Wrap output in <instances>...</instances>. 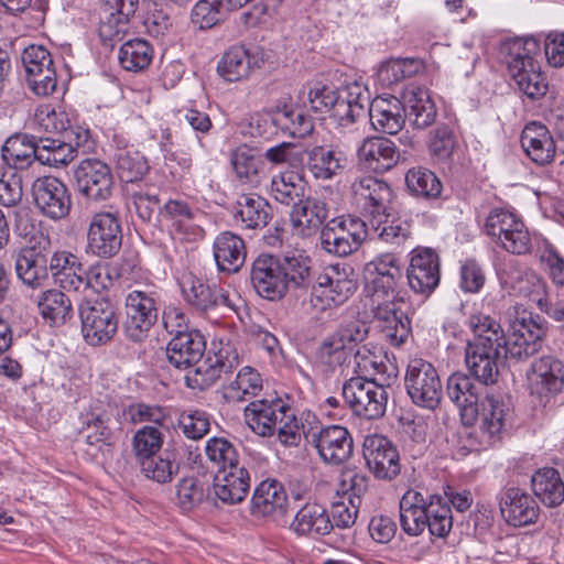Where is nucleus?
I'll use <instances>...</instances> for the list:
<instances>
[{
    "instance_id": "f257e3e1",
    "label": "nucleus",
    "mask_w": 564,
    "mask_h": 564,
    "mask_svg": "<svg viewBox=\"0 0 564 564\" xmlns=\"http://www.w3.org/2000/svg\"><path fill=\"white\" fill-rule=\"evenodd\" d=\"M507 315L508 339L500 324L489 315L476 313L468 319L475 338L466 347L465 362L470 373L484 384L496 382L501 359H527L542 349L547 332L544 319L519 304L509 307Z\"/></svg>"
},
{
    "instance_id": "f03ea898",
    "label": "nucleus",
    "mask_w": 564,
    "mask_h": 564,
    "mask_svg": "<svg viewBox=\"0 0 564 564\" xmlns=\"http://www.w3.org/2000/svg\"><path fill=\"white\" fill-rule=\"evenodd\" d=\"M367 270L373 274L366 286L373 322L390 345L401 346L410 335V322L401 310L400 260L392 253H383L369 262Z\"/></svg>"
},
{
    "instance_id": "7ed1b4c3",
    "label": "nucleus",
    "mask_w": 564,
    "mask_h": 564,
    "mask_svg": "<svg viewBox=\"0 0 564 564\" xmlns=\"http://www.w3.org/2000/svg\"><path fill=\"white\" fill-rule=\"evenodd\" d=\"M248 426L260 436L276 435L283 445H295L300 441L294 411L281 399L258 400L245 408Z\"/></svg>"
},
{
    "instance_id": "20e7f679",
    "label": "nucleus",
    "mask_w": 564,
    "mask_h": 564,
    "mask_svg": "<svg viewBox=\"0 0 564 564\" xmlns=\"http://www.w3.org/2000/svg\"><path fill=\"white\" fill-rule=\"evenodd\" d=\"M505 50L508 70L519 89L532 100L544 96L547 84L536 61L539 41L533 36L517 37L506 42Z\"/></svg>"
},
{
    "instance_id": "39448f33",
    "label": "nucleus",
    "mask_w": 564,
    "mask_h": 564,
    "mask_svg": "<svg viewBox=\"0 0 564 564\" xmlns=\"http://www.w3.org/2000/svg\"><path fill=\"white\" fill-rule=\"evenodd\" d=\"M358 288L354 270L345 264L326 267L316 278L311 291V305L318 312L344 305Z\"/></svg>"
},
{
    "instance_id": "423d86ee",
    "label": "nucleus",
    "mask_w": 564,
    "mask_h": 564,
    "mask_svg": "<svg viewBox=\"0 0 564 564\" xmlns=\"http://www.w3.org/2000/svg\"><path fill=\"white\" fill-rule=\"evenodd\" d=\"M486 235L503 250L513 254H525L531 250V235L522 218L506 208H494L486 217Z\"/></svg>"
},
{
    "instance_id": "0eeeda50",
    "label": "nucleus",
    "mask_w": 564,
    "mask_h": 564,
    "mask_svg": "<svg viewBox=\"0 0 564 564\" xmlns=\"http://www.w3.org/2000/svg\"><path fill=\"white\" fill-rule=\"evenodd\" d=\"M391 384H381L365 380L364 377L350 378L343 387V397L351 411L368 420H376L386 413L388 392Z\"/></svg>"
},
{
    "instance_id": "6e6552de",
    "label": "nucleus",
    "mask_w": 564,
    "mask_h": 564,
    "mask_svg": "<svg viewBox=\"0 0 564 564\" xmlns=\"http://www.w3.org/2000/svg\"><path fill=\"white\" fill-rule=\"evenodd\" d=\"M525 379L530 395L546 405L563 390L564 362L555 356H541L531 362Z\"/></svg>"
},
{
    "instance_id": "1a4fd4ad",
    "label": "nucleus",
    "mask_w": 564,
    "mask_h": 564,
    "mask_svg": "<svg viewBox=\"0 0 564 564\" xmlns=\"http://www.w3.org/2000/svg\"><path fill=\"white\" fill-rule=\"evenodd\" d=\"M405 388L413 403L435 409L443 395V386L435 367L422 359H411L405 372Z\"/></svg>"
},
{
    "instance_id": "9d476101",
    "label": "nucleus",
    "mask_w": 564,
    "mask_h": 564,
    "mask_svg": "<svg viewBox=\"0 0 564 564\" xmlns=\"http://www.w3.org/2000/svg\"><path fill=\"white\" fill-rule=\"evenodd\" d=\"M82 334L91 346L108 343L117 333L118 316L107 300H87L79 306Z\"/></svg>"
},
{
    "instance_id": "9b49d317",
    "label": "nucleus",
    "mask_w": 564,
    "mask_h": 564,
    "mask_svg": "<svg viewBox=\"0 0 564 564\" xmlns=\"http://www.w3.org/2000/svg\"><path fill=\"white\" fill-rule=\"evenodd\" d=\"M240 364V357L237 348L230 344H220V347L213 355H208L204 360L193 364L186 368V384L192 389L204 390L213 386L223 373L230 372Z\"/></svg>"
},
{
    "instance_id": "f8f14e48",
    "label": "nucleus",
    "mask_w": 564,
    "mask_h": 564,
    "mask_svg": "<svg viewBox=\"0 0 564 564\" xmlns=\"http://www.w3.org/2000/svg\"><path fill=\"white\" fill-rule=\"evenodd\" d=\"M367 235L366 224L350 216H340L329 220L322 230L323 248L339 257H346L356 251Z\"/></svg>"
},
{
    "instance_id": "ddd939ff",
    "label": "nucleus",
    "mask_w": 564,
    "mask_h": 564,
    "mask_svg": "<svg viewBox=\"0 0 564 564\" xmlns=\"http://www.w3.org/2000/svg\"><path fill=\"white\" fill-rule=\"evenodd\" d=\"M122 245V229L118 217L109 212L95 214L87 230L86 251L108 259L116 256Z\"/></svg>"
},
{
    "instance_id": "4468645a",
    "label": "nucleus",
    "mask_w": 564,
    "mask_h": 564,
    "mask_svg": "<svg viewBox=\"0 0 564 564\" xmlns=\"http://www.w3.org/2000/svg\"><path fill=\"white\" fill-rule=\"evenodd\" d=\"M362 454L370 473L382 480L394 479L401 470L397 447L383 435H367L362 444Z\"/></svg>"
},
{
    "instance_id": "2eb2a0df",
    "label": "nucleus",
    "mask_w": 564,
    "mask_h": 564,
    "mask_svg": "<svg viewBox=\"0 0 564 564\" xmlns=\"http://www.w3.org/2000/svg\"><path fill=\"white\" fill-rule=\"evenodd\" d=\"M77 188L87 199L107 200L113 189V176L110 167L98 159L83 160L74 171Z\"/></svg>"
},
{
    "instance_id": "dca6fc26",
    "label": "nucleus",
    "mask_w": 564,
    "mask_h": 564,
    "mask_svg": "<svg viewBox=\"0 0 564 564\" xmlns=\"http://www.w3.org/2000/svg\"><path fill=\"white\" fill-rule=\"evenodd\" d=\"M126 334L134 341L141 340L158 319L154 294L134 290L126 297Z\"/></svg>"
},
{
    "instance_id": "f3484780",
    "label": "nucleus",
    "mask_w": 564,
    "mask_h": 564,
    "mask_svg": "<svg viewBox=\"0 0 564 564\" xmlns=\"http://www.w3.org/2000/svg\"><path fill=\"white\" fill-rule=\"evenodd\" d=\"M32 194L37 208L52 219H62L70 210L72 199L66 185L56 177L37 178L32 186Z\"/></svg>"
},
{
    "instance_id": "a211bd4d",
    "label": "nucleus",
    "mask_w": 564,
    "mask_h": 564,
    "mask_svg": "<svg viewBox=\"0 0 564 564\" xmlns=\"http://www.w3.org/2000/svg\"><path fill=\"white\" fill-rule=\"evenodd\" d=\"M411 254L408 284L415 293L430 295L440 283L438 256L431 248H416Z\"/></svg>"
},
{
    "instance_id": "6ab92c4d",
    "label": "nucleus",
    "mask_w": 564,
    "mask_h": 564,
    "mask_svg": "<svg viewBox=\"0 0 564 564\" xmlns=\"http://www.w3.org/2000/svg\"><path fill=\"white\" fill-rule=\"evenodd\" d=\"M251 283L256 292L268 300H279L288 291L280 260L270 254L259 256L251 269Z\"/></svg>"
},
{
    "instance_id": "aec40b11",
    "label": "nucleus",
    "mask_w": 564,
    "mask_h": 564,
    "mask_svg": "<svg viewBox=\"0 0 564 564\" xmlns=\"http://www.w3.org/2000/svg\"><path fill=\"white\" fill-rule=\"evenodd\" d=\"M351 193L357 205L372 217L382 218L383 213L391 210L393 197L388 183L373 176H364L354 181Z\"/></svg>"
},
{
    "instance_id": "412c9836",
    "label": "nucleus",
    "mask_w": 564,
    "mask_h": 564,
    "mask_svg": "<svg viewBox=\"0 0 564 564\" xmlns=\"http://www.w3.org/2000/svg\"><path fill=\"white\" fill-rule=\"evenodd\" d=\"M484 388L465 373H453L447 380L448 398L457 405L464 425L477 422L478 402Z\"/></svg>"
},
{
    "instance_id": "4be33fe9",
    "label": "nucleus",
    "mask_w": 564,
    "mask_h": 564,
    "mask_svg": "<svg viewBox=\"0 0 564 564\" xmlns=\"http://www.w3.org/2000/svg\"><path fill=\"white\" fill-rule=\"evenodd\" d=\"M265 53L262 48H246L232 46L221 57L217 72L227 82L235 83L246 79L265 62Z\"/></svg>"
},
{
    "instance_id": "5701e85b",
    "label": "nucleus",
    "mask_w": 564,
    "mask_h": 564,
    "mask_svg": "<svg viewBox=\"0 0 564 564\" xmlns=\"http://www.w3.org/2000/svg\"><path fill=\"white\" fill-rule=\"evenodd\" d=\"M138 6L139 0L105 1L99 25V36L105 44L112 46L115 42L122 40Z\"/></svg>"
},
{
    "instance_id": "b1692460",
    "label": "nucleus",
    "mask_w": 564,
    "mask_h": 564,
    "mask_svg": "<svg viewBox=\"0 0 564 564\" xmlns=\"http://www.w3.org/2000/svg\"><path fill=\"white\" fill-rule=\"evenodd\" d=\"M499 507L502 518L513 527L532 524L539 518L536 501L520 488L511 487L501 491Z\"/></svg>"
},
{
    "instance_id": "393cba45",
    "label": "nucleus",
    "mask_w": 564,
    "mask_h": 564,
    "mask_svg": "<svg viewBox=\"0 0 564 564\" xmlns=\"http://www.w3.org/2000/svg\"><path fill=\"white\" fill-rule=\"evenodd\" d=\"M355 371L365 380L392 384L398 377V367L381 350L367 346L358 347L354 355Z\"/></svg>"
},
{
    "instance_id": "a878e982",
    "label": "nucleus",
    "mask_w": 564,
    "mask_h": 564,
    "mask_svg": "<svg viewBox=\"0 0 564 564\" xmlns=\"http://www.w3.org/2000/svg\"><path fill=\"white\" fill-rule=\"evenodd\" d=\"M319 457L327 464L339 465L352 454V438L348 430L340 425L322 429L314 437Z\"/></svg>"
},
{
    "instance_id": "bb28decb",
    "label": "nucleus",
    "mask_w": 564,
    "mask_h": 564,
    "mask_svg": "<svg viewBox=\"0 0 564 564\" xmlns=\"http://www.w3.org/2000/svg\"><path fill=\"white\" fill-rule=\"evenodd\" d=\"M328 217L327 204L318 197H306L295 203L291 210L294 232L302 237L315 235Z\"/></svg>"
},
{
    "instance_id": "cd10ccee",
    "label": "nucleus",
    "mask_w": 564,
    "mask_h": 564,
    "mask_svg": "<svg viewBox=\"0 0 564 564\" xmlns=\"http://www.w3.org/2000/svg\"><path fill=\"white\" fill-rule=\"evenodd\" d=\"M250 488V475L243 466L219 469L214 479V495L227 505L240 503Z\"/></svg>"
},
{
    "instance_id": "c85d7f7f",
    "label": "nucleus",
    "mask_w": 564,
    "mask_h": 564,
    "mask_svg": "<svg viewBox=\"0 0 564 564\" xmlns=\"http://www.w3.org/2000/svg\"><path fill=\"white\" fill-rule=\"evenodd\" d=\"M347 163L343 151L317 145L307 151L305 166L315 180L329 181L340 176Z\"/></svg>"
},
{
    "instance_id": "c756f323",
    "label": "nucleus",
    "mask_w": 564,
    "mask_h": 564,
    "mask_svg": "<svg viewBox=\"0 0 564 564\" xmlns=\"http://www.w3.org/2000/svg\"><path fill=\"white\" fill-rule=\"evenodd\" d=\"M368 115L373 129L382 133L395 134L405 123L404 107L394 96L377 97Z\"/></svg>"
},
{
    "instance_id": "7c9ffc66",
    "label": "nucleus",
    "mask_w": 564,
    "mask_h": 564,
    "mask_svg": "<svg viewBox=\"0 0 564 564\" xmlns=\"http://www.w3.org/2000/svg\"><path fill=\"white\" fill-rule=\"evenodd\" d=\"M521 145L527 155L539 165L554 161L556 147L549 129L538 122L528 123L521 134Z\"/></svg>"
},
{
    "instance_id": "2f4dec72",
    "label": "nucleus",
    "mask_w": 564,
    "mask_h": 564,
    "mask_svg": "<svg viewBox=\"0 0 564 564\" xmlns=\"http://www.w3.org/2000/svg\"><path fill=\"white\" fill-rule=\"evenodd\" d=\"M205 350V340L197 330H189L175 335L167 345L166 356L169 362L178 369L191 368L202 358Z\"/></svg>"
},
{
    "instance_id": "473e14b6",
    "label": "nucleus",
    "mask_w": 564,
    "mask_h": 564,
    "mask_svg": "<svg viewBox=\"0 0 564 564\" xmlns=\"http://www.w3.org/2000/svg\"><path fill=\"white\" fill-rule=\"evenodd\" d=\"M402 105L410 121L419 129L431 126L436 118V107L427 89L417 85H408L402 94Z\"/></svg>"
},
{
    "instance_id": "72a5a7b5",
    "label": "nucleus",
    "mask_w": 564,
    "mask_h": 564,
    "mask_svg": "<svg viewBox=\"0 0 564 564\" xmlns=\"http://www.w3.org/2000/svg\"><path fill=\"white\" fill-rule=\"evenodd\" d=\"M230 164L240 184L258 187L265 178V164L254 149L243 144L230 154Z\"/></svg>"
},
{
    "instance_id": "f704fd0d",
    "label": "nucleus",
    "mask_w": 564,
    "mask_h": 564,
    "mask_svg": "<svg viewBox=\"0 0 564 564\" xmlns=\"http://www.w3.org/2000/svg\"><path fill=\"white\" fill-rule=\"evenodd\" d=\"M358 159L366 169L384 172L397 163L398 153L390 139L372 137L364 140L359 147Z\"/></svg>"
},
{
    "instance_id": "c9c22d12",
    "label": "nucleus",
    "mask_w": 564,
    "mask_h": 564,
    "mask_svg": "<svg viewBox=\"0 0 564 564\" xmlns=\"http://www.w3.org/2000/svg\"><path fill=\"white\" fill-rule=\"evenodd\" d=\"M400 525L410 536H419L426 530L427 508L425 497L417 490H408L400 500Z\"/></svg>"
},
{
    "instance_id": "e433bc0d",
    "label": "nucleus",
    "mask_w": 564,
    "mask_h": 564,
    "mask_svg": "<svg viewBox=\"0 0 564 564\" xmlns=\"http://www.w3.org/2000/svg\"><path fill=\"white\" fill-rule=\"evenodd\" d=\"M288 496L284 487L275 479H265L254 489L251 499V512L256 516L282 514L285 511Z\"/></svg>"
},
{
    "instance_id": "4c0bfd02",
    "label": "nucleus",
    "mask_w": 564,
    "mask_h": 564,
    "mask_svg": "<svg viewBox=\"0 0 564 564\" xmlns=\"http://www.w3.org/2000/svg\"><path fill=\"white\" fill-rule=\"evenodd\" d=\"M214 258L220 271L228 273L239 271L246 259L243 240L229 231L219 234L214 241Z\"/></svg>"
},
{
    "instance_id": "58836bf2",
    "label": "nucleus",
    "mask_w": 564,
    "mask_h": 564,
    "mask_svg": "<svg viewBox=\"0 0 564 564\" xmlns=\"http://www.w3.org/2000/svg\"><path fill=\"white\" fill-rule=\"evenodd\" d=\"M510 416L508 404L499 395L486 394L478 402L477 422L479 429L489 437L499 435Z\"/></svg>"
},
{
    "instance_id": "ea45409f",
    "label": "nucleus",
    "mask_w": 564,
    "mask_h": 564,
    "mask_svg": "<svg viewBox=\"0 0 564 564\" xmlns=\"http://www.w3.org/2000/svg\"><path fill=\"white\" fill-rule=\"evenodd\" d=\"M531 484L534 495L544 506L554 508L564 502V481L557 469H538L531 478Z\"/></svg>"
},
{
    "instance_id": "a19ab883",
    "label": "nucleus",
    "mask_w": 564,
    "mask_h": 564,
    "mask_svg": "<svg viewBox=\"0 0 564 564\" xmlns=\"http://www.w3.org/2000/svg\"><path fill=\"white\" fill-rule=\"evenodd\" d=\"M15 272L25 285L32 289L41 288L48 279L47 261L34 249H23L17 256Z\"/></svg>"
},
{
    "instance_id": "79ce46f5",
    "label": "nucleus",
    "mask_w": 564,
    "mask_h": 564,
    "mask_svg": "<svg viewBox=\"0 0 564 564\" xmlns=\"http://www.w3.org/2000/svg\"><path fill=\"white\" fill-rule=\"evenodd\" d=\"M181 286L185 301L198 311H208L217 306L219 301H226L216 288L193 274L184 275Z\"/></svg>"
},
{
    "instance_id": "37998d69",
    "label": "nucleus",
    "mask_w": 564,
    "mask_h": 564,
    "mask_svg": "<svg viewBox=\"0 0 564 564\" xmlns=\"http://www.w3.org/2000/svg\"><path fill=\"white\" fill-rule=\"evenodd\" d=\"M262 390V378L252 367L246 366L235 379L224 386V398L228 402H242L257 397Z\"/></svg>"
},
{
    "instance_id": "c03bdc74",
    "label": "nucleus",
    "mask_w": 564,
    "mask_h": 564,
    "mask_svg": "<svg viewBox=\"0 0 564 564\" xmlns=\"http://www.w3.org/2000/svg\"><path fill=\"white\" fill-rule=\"evenodd\" d=\"M292 528L300 534H327L333 528L325 508L318 503H306L295 514Z\"/></svg>"
},
{
    "instance_id": "a18cd8bd",
    "label": "nucleus",
    "mask_w": 564,
    "mask_h": 564,
    "mask_svg": "<svg viewBox=\"0 0 564 564\" xmlns=\"http://www.w3.org/2000/svg\"><path fill=\"white\" fill-rule=\"evenodd\" d=\"M37 306L42 317L51 325H63L73 315L70 300L56 289L43 292L39 297Z\"/></svg>"
},
{
    "instance_id": "49530a36",
    "label": "nucleus",
    "mask_w": 564,
    "mask_h": 564,
    "mask_svg": "<svg viewBox=\"0 0 564 564\" xmlns=\"http://www.w3.org/2000/svg\"><path fill=\"white\" fill-rule=\"evenodd\" d=\"M113 161L119 177L127 183L141 180L149 171L145 156L132 147L116 149Z\"/></svg>"
},
{
    "instance_id": "de8ad7c7",
    "label": "nucleus",
    "mask_w": 564,
    "mask_h": 564,
    "mask_svg": "<svg viewBox=\"0 0 564 564\" xmlns=\"http://www.w3.org/2000/svg\"><path fill=\"white\" fill-rule=\"evenodd\" d=\"M235 218L239 219L246 228L263 227L268 224L269 205L260 196L241 195L236 203Z\"/></svg>"
},
{
    "instance_id": "09e8293b",
    "label": "nucleus",
    "mask_w": 564,
    "mask_h": 564,
    "mask_svg": "<svg viewBox=\"0 0 564 564\" xmlns=\"http://www.w3.org/2000/svg\"><path fill=\"white\" fill-rule=\"evenodd\" d=\"M2 159L9 170H23L36 160V145L26 135L9 138L2 147Z\"/></svg>"
},
{
    "instance_id": "8fccbe9b",
    "label": "nucleus",
    "mask_w": 564,
    "mask_h": 564,
    "mask_svg": "<svg viewBox=\"0 0 564 564\" xmlns=\"http://www.w3.org/2000/svg\"><path fill=\"white\" fill-rule=\"evenodd\" d=\"M118 59L123 69L134 73L141 72L151 64L153 47L145 40H130L120 47Z\"/></svg>"
},
{
    "instance_id": "3c124183",
    "label": "nucleus",
    "mask_w": 564,
    "mask_h": 564,
    "mask_svg": "<svg viewBox=\"0 0 564 564\" xmlns=\"http://www.w3.org/2000/svg\"><path fill=\"white\" fill-rule=\"evenodd\" d=\"M426 529L430 534L436 538L447 536L453 528V516L445 499L440 495H432L426 499Z\"/></svg>"
},
{
    "instance_id": "603ef678",
    "label": "nucleus",
    "mask_w": 564,
    "mask_h": 564,
    "mask_svg": "<svg viewBox=\"0 0 564 564\" xmlns=\"http://www.w3.org/2000/svg\"><path fill=\"white\" fill-rule=\"evenodd\" d=\"M281 263L288 288H305L310 283L312 260L305 251H290Z\"/></svg>"
},
{
    "instance_id": "864d4df0",
    "label": "nucleus",
    "mask_w": 564,
    "mask_h": 564,
    "mask_svg": "<svg viewBox=\"0 0 564 564\" xmlns=\"http://www.w3.org/2000/svg\"><path fill=\"white\" fill-rule=\"evenodd\" d=\"M304 189L305 184L302 176L292 171L279 173L272 177L270 184L272 197L286 206L303 196Z\"/></svg>"
},
{
    "instance_id": "5fc2aeb1",
    "label": "nucleus",
    "mask_w": 564,
    "mask_h": 564,
    "mask_svg": "<svg viewBox=\"0 0 564 564\" xmlns=\"http://www.w3.org/2000/svg\"><path fill=\"white\" fill-rule=\"evenodd\" d=\"M265 116L272 124L293 137H304L313 128L311 120L304 113L292 109L276 108Z\"/></svg>"
},
{
    "instance_id": "6e6d98bb",
    "label": "nucleus",
    "mask_w": 564,
    "mask_h": 564,
    "mask_svg": "<svg viewBox=\"0 0 564 564\" xmlns=\"http://www.w3.org/2000/svg\"><path fill=\"white\" fill-rule=\"evenodd\" d=\"M163 219L182 234H196L197 227L194 225L196 213L189 205L182 200L170 199L160 210Z\"/></svg>"
},
{
    "instance_id": "4d7b16f0",
    "label": "nucleus",
    "mask_w": 564,
    "mask_h": 564,
    "mask_svg": "<svg viewBox=\"0 0 564 564\" xmlns=\"http://www.w3.org/2000/svg\"><path fill=\"white\" fill-rule=\"evenodd\" d=\"M408 188L417 196L437 197L442 192V183L436 175L425 167H413L405 174Z\"/></svg>"
},
{
    "instance_id": "13d9d810",
    "label": "nucleus",
    "mask_w": 564,
    "mask_h": 564,
    "mask_svg": "<svg viewBox=\"0 0 564 564\" xmlns=\"http://www.w3.org/2000/svg\"><path fill=\"white\" fill-rule=\"evenodd\" d=\"M390 210L384 212L382 218L369 219L373 231L386 242L400 243L410 236V225L399 218L390 219Z\"/></svg>"
},
{
    "instance_id": "bf43d9fd",
    "label": "nucleus",
    "mask_w": 564,
    "mask_h": 564,
    "mask_svg": "<svg viewBox=\"0 0 564 564\" xmlns=\"http://www.w3.org/2000/svg\"><path fill=\"white\" fill-rule=\"evenodd\" d=\"M419 64L413 58H393L381 64L378 79L381 85L390 87L417 72Z\"/></svg>"
},
{
    "instance_id": "052dcab7",
    "label": "nucleus",
    "mask_w": 564,
    "mask_h": 564,
    "mask_svg": "<svg viewBox=\"0 0 564 564\" xmlns=\"http://www.w3.org/2000/svg\"><path fill=\"white\" fill-rule=\"evenodd\" d=\"M207 458L219 469L239 466L238 453L235 445L224 437H212L206 442Z\"/></svg>"
},
{
    "instance_id": "680f3d73",
    "label": "nucleus",
    "mask_w": 564,
    "mask_h": 564,
    "mask_svg": "<svg viewBox=\"0 0 564 564\" xmlns=\"http://www.w3.org/2000/svg\"><path fill=\"white\" fill-rule=\"evenodd\" d=\"M456 147V137L452 128L446 124L437 126L429 141V151L432 158L438 162L448 161Z\"/></svg>"
},
{
    "instance_id": "e2e57ef3",
    "label": "nucleus",
    "mask_w": 564,
    "mask_h": 564,
    "mask_svg": "<svg viewBox=\"0 0 564 564\" xmlns=\"http://www.w3.org/2000/svg\"><path fill=\"white\" fill-rule=\"evenodd\" d=\"M83 419V423L89 431L86 435L87 443L94 446L109 447L111 445L109 442L111 432L107 425V414L102 410L96 409L93 412L86 413Z\"/></svg>"
},
{
    "instance_id": "0e129e2a",
    "label": "nucleus",
    "mask_w": 564,
    "mask_h": 564,
    "mask_svg": "<svg viewBox=\"0 0 564 564\" xmlns=\"http://www.w3.org/2000/svg\"><path fill=\"white\" fill-rule=\"evenodd\" d=\"M140 464L142 474L159 484L171 481L178 470V465L174 460L163 456L153 455L140 460Z\"/></svg>"
},
{
    "instance_id": "69168bd1",
    "label": "nucleus",
    "mask_w": 564,
    "mask_h": 564,
    "mask_svg": "<svg viewBox=\"0 0 564 564\" xmlns=\"http://www.w3.org/2000/svg\"><path fill=\"white\" fill-rule=\"evenodd\" d=\"M360 503L361 497L359 495H348L333 502L330 510L332 524L341 529L352 527L357 520Z\"/></svg>"
},
{
    "instance_id": "338daca9",
    "label": "nucleus",
    "mask_w": 564,
    "mask_h": 564,
    "mask_svg": "<svg viewBox=\"0 0 564 564\" xmlns=\"http://www.w3.org/2000/svg\"><path fill=\"white\" fill-rule=\"evenodd\" d=\"M163 445V434L153 426L138 430L132 440V448L139 460L155 455Z\"/></svg>"
},
{
    "instance_id": "774afa93",
    "label": "nucleus",
    "mask_w": 564,
    "mask_h": 564,
    "mask_svg": "<svg viewBox=\"0 0 564 564\" xmlns=\"http://www.w3.org/2000/svg\"><path fill=\"white\" fill-rule=\"evenodd\" d=\"M119 276L118 270L109 262H97L85 271V290L95 292L109 290Z\"/></svg>"
}]
</instances>
